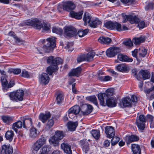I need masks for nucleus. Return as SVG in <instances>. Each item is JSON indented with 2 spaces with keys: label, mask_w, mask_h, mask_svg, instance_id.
Returning <instances> with one entry per match:
<instances>
[{
  "label": "nucleus",
  "mask_w": 154,
  "mask_h": 154,
  "mask_svg": "<svg viewBox=\"0 0 154 154\" xmlns=\"http://www.w3.org/2000/svg\"><path fill=\"white\" fill-rule=\"evenodd\" d=\"M83 14V11L76 12L73 11H71L69 12V15L72 18L79 20L82 18Z\"/></svg>",
  "instance_id": "nucleus-16"
},
{
  "label": "nucleus",
  "mask_w": 154,
  "mask_h": 154,
  "mask_svg": "<svg viewBox=\"0 0 154 154\" xmlns=\"http://www.w3.org/2000/svg\"><path fill=\"white\" fill-rule=\"evenodd\" d=\"M38 134L36 129L33 127L30 130V136L32 138H35L37 136Z\"/></svg>",
  "instance_id": "nucleus-42"
},
{
  "label": "nucleus",
  "mask_w": 154,
  "mask_h": 154,
  "mask_svg": "<svg viewBox=\"0 0 154 154\" xmlns=\"http://www.w3.org/2000/svg\"><path fill=\"white\" fill-rule=\"evenodd\" d=\"M49 141L50 143L53 145L54 146H58L59 140L54 135L50 138L49 139Z\"/></svg>",
  "instance_id": "nucleus-28"
},
{
  "label": "nucleus",
  "mask_w": 154,
  "mask_h": 154,
  "mask_svg": "<svg viewBox=\"0 0 154 154\" xmlns=\"http://www.w3.org/2000/svg\"><path fill=\"white\" fill-rule=\"evenodd\" d=\"M57 138L60 140H61L65 136L63 132L62 131H57L55 132L54 135Z\"/></svg>",
  "instance_id": "nucleus-41"
},
{
  "label": "nucleus",
  "mask_w": 154,
  "mask_h": 154,
  "mask_svg": "<svg viewBox=\"0 0 154 154\" xmlns=\"http://www.w3.org/2000/svg\"><path fill=\"white\" fill-rule=\"evenodd\" d=\"M111 140V143L112 145H114L116 144L119 140V138L117 136L113 137Z\"/></svg>",
  "instance_id": "nucleus-50"
},
{
  "label": "nucleus",
  "mask_w": 154,
  "mask_h": 154,
  "mask_svg": "<svg viewBox=\"0 0 154 154\" xmlns=\"http://www.w3.org/2000/svg\"><path fill=\"white\" fill-rule=\"evenodd\" d=\"M14 136V132L11 130L7 131L5 134V137L6 139L10 142L12 141Z\"/></svg>",
  "instance_id": "nucleus-34"
},
{
  "label": "nucleus",
  "mask_w": 154,
  "mask_h": 154,
  "mask_svg": "<svg viewBox=\"0 0 154 154\" xmlns=\"http://www.w3.org/2000/svg\"><path fill=\"white\" fill-rule=\"evenodd\" d=\"M119 51V48L118 47L110 48L106 51V55L109 57H113Z\"/></svg>",
  "instance_id": "nucleus-9"
},
{
  "label": "nucleus",
  "mask_w": 154,
  "mask_h": 154,
  "mask_svg": "<svg viewBox=\"0 0 154 154\" xmlns=\"http://www.w3.org/2000/svg\"><path fill=\"white\" fill-rule=\"evenodd\" d=\"M9 72L10 73H13L14 74L18 75L21 72V70L19 69H11L9 70Z\"/></svg>",
  "instance_id": "nucleus-53"
},
{
  "label": "nucleus",
  "mask_w": 154,
  "mask_h": 154,
  "mask_svg": "<svg viewBox=\"0 0 154 154\" xmlns=\"http://www.w3.org/2000/svg\"><path fill=\"white\" fill-rule=\"evenodd\" d=\"M114 89L112 88H110L107 89L106 91V94L107 96L112 95L113 94L114 92Z\"/></svg>",
  "instance_id": "nucleus-60"
},
{
  "label": "nucleus",
  "mask_w": 154,
  "mask_h": 154,
  "mask_svg": "<svg viewBox=\"0 0 154 154\" xmlns=\"http://www.w3.org/2000/svg\"><path fill=\"white\" fill-rule=\"evenodd\" d=\"M138 52L140 57H144L147 54V50L144 48L141 47L139 49Z\"/></svg>",
  "instance_id": "nucleus-39"
},
{
  "label": "nucleus",
  "mask_w": 154,
  "mask_h": 154,
  "mask_svg": "<svg viewBox=\"0 0 154 154\" xmlns=\"http://www.w3.org/2000/svg\"><path fill=\"white\" fill-rule=\"evenodd\" d=\"M146 121L145 116L143 115L139 116V118L136 120V124L138 128L140 130H143L145 127L144 123Z\"/></svg>",
  "instance_id": "nucleus-6"
},
{
  "label": "nucleus",
  "mask_w": 154,
  "mask_h": 154,
  "mask_svg": "<svg viewBox=\"0 0 154 154\" xmlns=\"http://www.w3.org/2000/svg\"><path fill=\"white\" fill-rule=\"evenodd\" d=\"M117 69L121 72H125L129 69V67L124 64H119L116 67Z\"/></svg>",
  "instance_id": "nucleus-30"
},
{
  "label": "nucleus",
  "mask_w": 154,
  "mask_h": 154,
  "mask_svg": "<svg viewBox=\"0 0 154 154\" xmlns=\"http://www.w3.org/2000/svg\"><path fill=\"white\" fill-rule=\"evenodd\" d=\"M86 106L87 110L83 112V113L84 115H88L92 111L93 109V107L92 105L87 104L86 105Z\"/></svg>",
  "instance_id": "nucleus-44"
},
{
  "label": "nucleus",
  "mask_w": 154,
  "mask_h": 154,
  "mask_svg": "<svg viewBox=\"0 0 154 154\" xmlns=\"http://www.w3.org/2000/svg\"><path fill=\"white\" fill-rule=\"evenodd\" d=\"M145 40L144 37L140 36L139 37H135L132 40L133 42L136 45H139L140 43L143 42Z\"/></svg>",
  "instance_id": "nucleus-31"
},
{
  "label": "nucleus",
  "mask_w": 154,
  "mask_h": 154,
  "mask_svg": "<svg viewBox=\"0 0 154 154\" xmlns=\"http://www.w3.org/2000/svg\"><path fill=\"white\" fill-rule=\"evenodd\" d=\"M98 41L102 44H109L112 40L110 38L108 37H100L98 39Z\"/></svg>",
  "instance_id": "nucleus-25"
},
{
  "label": "nucleus",
  "mask_w": 154,
  "mask_h": 154,
  "mask_svg": "<svg viewBox=\"0 0 154 154\" xmlns=\"http://www.w3.org/2000/svg\"><path fill=\"white\" fill-rule=\"evenodd\" d=\"M131 149L134 154H141V149L139 146L135 144L131 145Z\"/></svg>",
  "instance_id": "nucleus-27"
},
{
  "label": "nucleus",
  "mask_w": 154,
  "mask_h": 154,
  "mask_svg": "<svg viewBox=\"0 0 154 154\" xmlns=\"http://www.w3.org/2000/svg\"><path fill=\"white\" fill-rule=\"evenodd\" d=\"M95 55V53L93 51L89 52L85 54V61L89 62L92 60Z\"/></svg>",
  "instance_id": "nucleus-32"
},
{
  "label": "nucleus",
  "mask_w": 154,
  "mask_h": 154,
  "mask_svg": "<svg viewBox=\"0 0 154 154\" xmlns=\"http://www.w3.org/2000/svg\"><path fill=\"white\" fill-rule=\"evenodd\" d=\"M105 132L107 137L111 138L113 137L115 134L113 128L109 126H107L105 128Z\"/></svg>",
  "instance_id": "nucleus-10"
},
{
  "label": "nucleus",
  "mask_w": 154,
  "mask_h": 154,
  "mask_svg": "<svg viewBox=\"0 0 154 154\" xmlns=\"http://www.w3.org/2000/svg\"><path fill=\"white\" fill-rule=\"evenodd\" d=\"M91 17L90 16L89 13L88 12H86L85 13L83 18V20L85 23L84 25H86L87 23H89L91 22Z\"/></svg>",
  "instance_id": "nucleus-29"
},
{
  "label": "nucleus",
  "mask_w": 154,
  "mask_h": 154,
  "mask_svg": "<svg viewBox=\"0 0 154 154\" xmlns=\"http://www.w3.org/2000/svg\"><path fill=\"white\" fill-rule=\"evenodd\" d=\"M82 70L81 68L80 67H79L77 68L73 69L69 73V76H78L80 74Z\"/></svg>",
  "instance_id": "nucleus-23"
},
{
  "label": "nucleus",
  "mask_w": 154,
  "mask_h": 154,
  "mask_svg": "<svg viewBox=\"0 0 154 154\" xmlns=\"http://www.w3.org/2000/svg\"><path fill=\"white\" fill-rule=\"evenodd\" d=\"M62 59L60 57L54 58L53 61V64L49 66L47 69V72L49 75H51L52 73L58 69L57 65L62 63Z\"/></svg>",
  "instance_id": "nucleus-2"
},
{
  "label": "nucleus",
  "mask_w": 154,
  "mask_h": 154,
  "mask_svg": "<svg viewBox=\"0 0 154 154\" xmlns=\"http://www.w3.org/2000/svg\"><path fill=\"white\" fill-rule=\"evenodd\" d=\"M128 29V28L125 26H121V24L118 23V26L117 28V30L118 31L122 30H126Z\"/></svg>",
  "instance_id": "nucleus-57"
},
{
  "label": "nucleus",
  "mask_w": 154,
  "mask_h": 154,
  "mask_svg": "<svg viewBox=\"0 0 154 154\" xmlns=\"http://www.w3.org/2000/svg\"><path fill=\"white\" fill-rule=\"evenodd\" d=\"M123 43L125 45L129 47H131L133 45V42H132L130 39L125 40L124 42Z\"/></svg>",
  "instance_id": "nucleus-58"
},
{
  "label": "nucleus",
  "mask_w": 154,
  "mask_h": 154,
  "mask_svg": "<svg viewBox=\"0 0 154 154\" xmlns=\"http://www.w3.org/2000/svg\"><path fill=\"white\" fill-rule=\"evenodd\" d=\"M139 139L137 136L134 135H127L125 137V140L128 144L132 142L137 141Z\"/></svg>",
  "instance_id": "nucleus-17"
},
{
  "label": "nucleus",
  "mask_w": 154,
  "mask_h": 154,
  "mask_svg": "<svg viewBox=\"0 0 154 154\" xmlns=\"http://www.w3.org/2000/svg\"><path fill=\"white\" fill-rule=\"evenodd\" d=\"M52 32L57 34L61 35L63 32L62 29L60 28L54 27L52 28Z\"/></svg>",
  "instance_id": "nucleus-46"
},
{
  "label": "nucleus",
  "mask_w": 154,
  "mask_h": 154,
  "mask_svg": "<svg viewBox=\"0 0 154 154\" xmlns=\"http://www.w3.org/2000/svg\"><path fill=\"white\" fill-rule=\"evenodd\" d=\"M8 35L12 36L18 42H20V39L17 37L14 32L11 31L8 33Z\"/></svg>",
  "instance_id": "nucleus-61"
},
{
  "label": "nucleus",
  "mask_w": 154,
  "mask_h": 154,
  "mask_svg": "<svg viewBox=\"0 0 154 154\" xmlns=\"http://www.w3.org/2000/svg\"><path fill=\"white\" fill-rule=\"evenodd\" d=\"M64 34L69 37H74L77 35V31L73 27H67L65 29Z\"/></svg>",
  "instance_id": "nucleus-7"
},
{
  "label": "nucleus",
  "mask_w": 154,
  "mask_h": 154,
  "mask_svg": "<svg viewBox=\"0 0 154 154\" xmlns=\"http://www.w3.org/2000/svg\"><path fill=\"white\" fill-rule=\"evenodd\" d=\"M54 121L52 119L49 120L47 124V128L50 129L52 127L54 124Z\"/></svg>",
  "instance_id": "nucleus-56"
},
{
  "label": "nucleus",
  "mask_w": 154,
  "mask_h": 154,
  "mask_svg": "<svg viewBox=\"0 0 154 154\" xmlns=\"http://www.w3.org/2000/svg\"><path fill=\"white\" fill-rule=\"evenodd\" d=\"M139 73L142 76L144 80L149 79L150 77L149 72L146 70H141L139 71Z\"/></svg>",
  "instance_id": "nucleus-26"
},
{
  "label": "nucleus",
  "mask_w": 154,
  "mask_h": 154,
  "mask_svg": "<svg viewBox=\"0 0 154 154\" xmlns=\"http://www.w3.org/2000/svg\"><path fill=\"white\" fill-rule=\"evenodd\" d=\"M122 103L124 106H129L131 105V101L129 98L125 97L122 100Z\"/></svg>",
  "instance_id": "nucleus-36"
},
{
  "label": "nucleus",
  "mask_w": 154,
  "mask_h": 154,
  "mask_svg": "<svg viewBox=\"0 0 154 154\" xmlns=\"http://www.w3.org/2000/svg\"><path fill=\"white\" fill-rule=\"evenodd\" d=\"M86 99L87 100L92 102L95 105L97 106L98 105L97 98L95 96H91L87 97Z\"/></svg>",
  "instance_id": "nucleus-37"
},
{
  "label": "nucleus",
  "mask_w": 154,
  "mask_h": 154,
  "mask_svg": "<svg viewBox=\"0 0 154 154\" xmlns=\"http://www.w3.org/2000/svg\"><path fill=\"white\" fill-rule=\"evenodd\" d=\"M24 94L23 90H19L15 92L10 93L9 97L10 99L13 101H16L17 100L22 101L23 100Z\"/></svg>",
  "instance_id": "nucleus-3"
},
{
  "label": "nucleus",
  "mask_w": 154,
  "mask_h": 154,
  "mask_svg": "<svg viewBox=\"0 0 154 154\" xmlns=\"http://www.w3.org/2000/svg\"><path fill=\"white\" fill-rule=\"evenodd\" d=\"M122 22L123 23H125L128 21H129L130 15H126L125 13H122Z\"/></svg>",
  "instance_id": "nucleus-55"
},
{
  "label": "nucleus",
  "mask_w": 154,
  "mask_h": 154,
  "mask_svg": "<svg viewBox=\"0 0 154 154\" xmlns=\"http://www.w3.org/2000/svg\"><path fill=\"white\" fill-rule=\"evenodd\" d=\"M69 110L70 112H72L76 115L79 113L80 111V108L79 106H75L72 107Z\"/></svg>",
  "instance_id": "nucleus-40"
},
{
  "label": "nucleus",
  "mask_w": 154,
  "mask_h": 154,
  "mask_svg": "<svg viewBox=\"0 0 154 154\" xmlns=\"http://www.w3.org/2000/svg\"><path fill=\"white\" fill-rule=\"evenodd\" d=\"M56 100L57 103L60 104L61 103L63 100V96L61 94H58L56 98Z\"/></svg>",
  "instance_id": "nucleus-52"
},
{
  "label": "nucleus",
  "mask_w": 154,
  "mask_h": 154,
  "mask_svg": "<svg viewBox=\"0 0 154 154\" xmlns=\"http://www.w3.org/2000/svg\"><path fill=\"white\" fill-rule=\"evenodd\" d=\"M154 8V3L150 2L145 7V10L147 11L149 9H152Z\"/></svg>",
  "instance_id": "nucleus-59"
},
{
  "label": "nucleus",
  "mask_w": 154,
  "mask_h": 154,
  "mask_svg": "<svg viewBox=\"0 0 154 154\" xmlns=\"http://www.w3.org/2000/svg\"><path fill=\"white\" fill-rule=\"evenodd\" d=\"M1 79L2 86L4 87H6L8 84V82L7 80L6 76H2L1 77Z\"/></svg>",
  "instance_id": "nucleus-47"
},
{
  "label": "nucleus",
  "mask_w": 154,
  "mask_h": 154,
  "mask_svg": "<svg viewBox=\"0 0 154 154\" xmlns=\"http://www.w3.org/2000/svg\"><path fill=\"white\" fill-rule=\"evenodd\" d=\"M118 25V23L117 22H113L112 21H108L105 23L104 26L107 29H113L116 28L117 30Z\"/></svg>",
  "instance_id": "nucleus-18"
},
{
  "label": "nucleus",
  "mask_w": 154,
  "mask_h": 154,
  "mask_svg": "<svg viewBox=\"0 0 154 154\" xmlns=\"http://www.w3.org/2000/svg\"><path fill=\"white\" fill-rule=\"evenodd\" d=\"M2 119L5 123L7 124H9L13 120L11 117L7 115L2 116Z\"/></svg>",
  "instance_id": "nucleus-35"
},
{
  "label": "nucleus",
  "mask_w": 154,
  "mask_h": 154,
  "mask_svg": "<svg viewBox=\"0 0 154 154\" xmlns=\"http://www.w3.org/2000/svg\"><path fill=\"white\" fill-rule=\"evenodd\" d=\"M30 73L25 69H23L22 71L21 76L24 78H29L30 76Z\"/></svg>",
  "instance_id": "nucleus-49"
},
{
  "label": "nucleus",
  "mask_w": 154,
  "mask_h": 154,
  "mask_svg": "<svg viewBox=\"0 0 154 154\" xmlns=\"http://www.w3.org/2000/svg\"><path fill=\"white\" fill-rule=\"evenodd\" d=\"M139 20V19L136 16H133L130 15L129 21L131 23H138Z\"/></svg>",
  "instance_id": "nucleus-45"
},
{
  "label": "nucleus",
  "mask_w": 154,
  "mask_h": 154,
  "mask_svg": "<svg viewBox=\"0 0 154 154\" xmlns=\"http://www.w3.org/2000/svg\"><path fill=\"white\" fill-rule=\"evenodd\" d=\"M77 60L78 63L85 61V54H81L79 55L77 58Z\"/></svg>",
  "instance_id": "nucleus-48"
},
{
  "label": "nucleus",
  "mask_w": 154,
  "mask_h": 154,
  "mask_svg": "<svg viewBox=\"0 0 154 154\" xmlns=\"http://www.w3.org/2000/svg\"><path fill=\"white\" fill-rule=\"evenodd\" d=\"M99 79L102 81H108L111 80L112 78L109 76H106L100 77Z\"/></svg>",
  "instance_id": "nucleus-54"
},
{
  "label": "nucleus",
  "mask_w": 154,
  "mask_h": 154,
  "mask_svg": "<svg viewBox=\"0 0 154 154\" xmlns=\"http://www.w3.org/2000/svg\"><path fill=\"white\" fill-rule=\"evenodd\" d=\"M57 9L60 12L62 11L63 10H65L64 6H63V2L62 4H59L57 7Z\"/></svg>",
  "instance_id": "nucleus-64"
},
{
  "label": "nucleus",
  "mask_w": 154,
  "mask_h": 154,
  "mask_svg": "<svg viewBox=\"0 0 154 154\" xmlns=\"http://www.w3.org/2000/svg\"><path fill=\"white\" fill-rule=\"evenodd\" d=\"M137 23L140 28L143 29L145 27V23L143 21H139V20Z\"/></svg>",
  "instance_id": "nucleus-63"
},
{
  "label": "nucleus",
  "mask_w": 154,
  "mask_h": 154,
  "mask_svg": "<svg viewBox=\"0 0 154 154\" xmlns=\"http://www.w3.org/2000/svg\"><path fill=\"white\" fill-rule=\"evenodd\" d=\"M39 80L40 83L46 85L49 82V77L47 74L43 73L39 76Z\"/></svg>",
  "instance_id": "nucleus-12"
},
{
  "label": "nucleus",
  "mask_w": 154,
  "mask_h": 154,
  "mask_svg": "<svg viewBox=\"0 0 154 154\" xmlns=\"http://www.w3.org/2000/svg\"><path fill=\"white\" fill-rule=\"evenodd\" d=\"M66 113L68 116H69V117L71 119L74 118L76 115L72 113V112H70L69 110H68V112Z\"/></svg>",
  "instance_id": "nucleus-62"
},
{
  "label": "nucleus",
  "mask_w": 154,
  "mask_h": 154,
  "mask_svg": "<svg viewBox=\"0 0 154 154\" xmlns=\"http://www.w3.org/2000/svg\"><path fill=\"white\" fill-rule=\"evenodd\" d=\"M51 116V114L49 112H46L45 114L42 113L40 114L39 118L40 120L43 123H45L47 120Z\"/></svg>",
  "instance_id": "nucleus-21"
},
{
  "label": "nucleus",
  "mask_w": 154,
  "mask_h": 154,
  "mask_svg": "<svg viewBox=\"0 0 154 154\" xmlns=\"http://www.w3.org/2000/svg\"><path fill=\"white\" fill-rule=\"evenodd\" d=\"M78 125L77 122H69L67 124L68 129L71 131H74Z\"/></svg>",
  "instance_id": "nucleus-24"
},
{
  "label": "nucleus",
  "mask_w": 154,
  "mask_h": 154,
  "mask_svg": "<svg viewBox=\"0 0 154 154\" xmlns=\"http://www.w3.org/2000/svg\"><path fill=\"white\" fill-rule=\"evenodd\" d=\"M56 38L54 37H52L46 39L48 43L46 45L43 47V48L46 52H49L50 51L53 50L55 46Z\"/></svg>",
  "instance_id": "nucleus-4"
},
{
  "label": "nucleus",
  "mask_w": 154,
  "mask_h": 154,
  "mask_svg": "<svg viewBox=\"0 0 154 154\" xmlns=\"http://www.w3.org/2000/svg\"><path fill=\"white\" fill-rule=\"evenodd\" d=\"M26 24L38 29H41L42 28L44 31H48L50 29V24L48 23H44L42 24L41 22L37 18L29 19L27 20Z\"/></svg>",
  "instance_id": "nucleus-1"
},
{
  "label": "nucleus",
  "mask_w": 154,
  "mask_h": 154,
  "mask_svg": "<svg viewBox=\"0 0 154 154\" xmlns=\"http://www.w3.org/2000/svg\"><path fill=\"white\" fill-rule=\"evenodd\" d=\"M91 133L93 137L96 139H97L100 137V131L99 130H92Z\"/></svg>",
  "instance_id": "nucleus-43"
},
{
  "label": "nucleus",
  "mask_w": 154,
  "mask_h": 154,
  "mask_svg": "<svg viewBox=\"0 0 154 154\" xmlns=\"http://www.w3.org/2000/svg\"><path fill=\"white\" fill-rule=\"evenodd\" d=\"M51 148L48 146H44L40 149L39 154H50ZM51 154H60V151L58 150L53 151Z\"/></svg>",
  "instance_id": "nucleus-8"
},
{
  "label": "nucleus",
  "mask_w": 154,
  "mask_h": 154,
  "mask_svg": "<svg viewBox=\"0 0 154 154\" xmlns=\"http://www.w3.org/2000/svg\"><path fill=\"white\" fill-rule=\"evenodd\" d=\"M13 148L8 145H4L2 146L1 154H12Z\"/></svg>",
  "instance_id": "nucleus-13"
},
{
  "label": "nucleus",
  "mask_w": 154,
  "mask_h": 154,
  "mask_svg": "<svg viewBox=\"0 0 154 154\" xmlns=\"http://www.w3.org/2000/svg\"><path fill=\"white\" fill-rule=\"evenodd\" d=\"M72 45L73 44L72 43L67 42L66 43V46H65V48L68 49V52H71L73 50Z\"/></svg>",
  "instance_id": "nucleus-51"
},
{
  "label": "nucleus",
  "mask_w": 154,
  "mask_h": 154,
  "mask_svg": "<svg viewBox=\"0 0 154 154\" xmlns=\"http://www.w3.org/2000/svg\"><path fill=\"white\" fill-rule=\"evenodd\" d=\"M88 31L89 30L88 29H86L85 30L81 29L79 30L77 33V35H78L80 37H83L86 35Z\"/></svg>",
  "instance_id": "nucleus-38"
},
{
  "label": "nucleus",
  "mask_w": 154,
  "mask_h": 154,
  "mask_svg": "<svg viewBox=\"0 0 154 154\" xmlns=\"http://www.w3.org/2000/svg\"><path fill=\"white\" fill-rule=\"evenodd\" d=\"M61 147L64 152L67 154H71V146L67 143H63L61 144Z\"/></svg>",
  "instance_id": "nucleus-19"
},
{
  "label": "nucleus",
  "mask_w": 154,
  "mask_h": 154,
  "mask_svg": "<svg viewBox=\"0 0 154 154\" xmlns=\"http://www.w3.org/2000/svg\"><path fill=\"white\" fill-rule=\"evenodd\" d=\"M23 126L24 128H26L25 121H23V123L21 121H19L13 124L12 128L17 133L18 131L17 128H20Z\"/></svg>",
  "instance_id": "nucleus-11"
},
{
  "label": "nucleus",
  "mask_w": 154,
  "mask_h": 154,
  "mask_svg": "<svg viewBox=\"0 0 154 154\" xmlns=\"http://www.w3.org/2000/svg\"><path fill=\"white\" fill-rule=\"evenodd\" d=\"M98 99L99 100L100 104L103 106L106 105L105 100L109 98L107 95L105 93H100L98 94Z\"/></svg>",
  "instance_id": "nucleus-14"
},
{
  "label": "nucleus",
  "mask_w": 154,
  "mask_h": 154,
  "mask_svg": "<svg viewBox=\"0 0 154 154\" xmlns=\"http://www.w3.org/2000/svg\"><path fill=\"white\" fill-rule=\"evenodd\" d=\"M46 142V140L44 137H42L38 140L33 146L32 149L33 150L37 152L41 147Z\"/></svg>",
  "instance_id": "nucleus-5"
},
{
  "label": "nucleus",
  "mask_w": 154,
  "mask_h": 154,
  "mask_svg": "<svg viewBox=\"0 0 154 154\" xmlns=\"http://www.w3.org/2000/svg\"><path fill=\"white\" fill-rule=\"evenodd\" d=\"M63 6H64L65 10L68 11H70V10L74 9L75 8V5L71 1H66L63 2Z\"/></svg>",
  "instance_id": "nucleus-15"
},
{
  "label": "nucleus",
  "mask_w": 154,
  "mask_h": 154,
  "mask_svg": "<svg viewBox=\"0 0 154 154\" xmlns=\"http://www.w3.org/2000/svg\"><path fill=\"white\" fill-rule=\"evenodd\" d=\"M106 105L111 107H115L116 106V99L113 97L108 98L106 101Z\"/></svg>",
  "instance_id": "nucleus-22"
},
{
  "label": "nucleus",
  "mask_w": 154,
  "mask_h": 154,
  "mask_svg": "<svg viewBox=\"0 0 154 154\" xmlns=\"http://www.w3.org/2000/svg\"><path fill=\"white\" fill-rule=\"evenodd\" d=\"M101 21L98 19L96 18L95 20H92L90 23H89V25L90 26L93 28H96L98 25L101 23Z\"/></svg>",
  "instance_id": "nucleus-33"
},
{
  "label": "nucleus",
  "mask_w": 154,
  "mask_h": 154,
  "mask_svg": "<svg viewBox=\"0 0 154 154\" xmlns=\"http://www.w3.org/2000/svg\"><path fill=\"white\" fill-rule=\"evenodd\" d=\"M117 58L122 62H131L133 60L132 58H129L127 56L122 54H119L117 56Z\"/></svg>",
  "instance_id": "nucleus-20"
}]
</instances>
